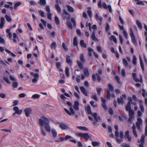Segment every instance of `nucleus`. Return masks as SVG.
Wrapping results in <instances>:
<instances>
[{"instance_id":"f257e3e1","label":"nucleus","mask_w":147,"mask_h":147,"mask_svg":"<svg viewBox=\"0 0 147 147\" xmlns=\"http://www.w3.org/2000/svg\"><path fill=\"white\" fill-rule=\"evenodd\" d=\"M67 105H68L69 107H71L69 108V110L70 112H69L67 109H64V110L69 115H74L75 114V112H74V111L73 110V108H72V104L69 102H67Z\"/></svg>"},{"instance_id":"f03ea898","label":"nucleus","mask_w":147,"mask_h":147,"mask_svg":"<svg viewBox=\"0 0 147 147\" xmlns=\"http://www.w3.org/2000/svg\"><path fill=\"white\" fill-rule=\"evenodd\" d=\"M49 122V121L48 119L44 116L41 117L39 120L40 125L42 126L45 125Z\"/></svg>"},{"instance_id":"7ed1b4c3","label":"nucleus","mask_w":147,"mask_h":147,"mask_svg":"<svg viewBox=\"0 0 147 147\" xmlns=\"http://www.w3.org/2000/svg\"><path fill=\"white\" fill-rule=\"evenodd\" d=\"M91 116L93 117V118L95 120V121H93V124L94 125H96V123L100 120L101 118L99 116H98L96 113H92L91 115Z\"/></svg>"},{"instance_id":"20e7f679","label":"nucleus","mask_w":147,"mask_h":147,"mask_svg":"<svg viewBox=\"0 0 147 147\" xmlns=\"http://www.w3.org/2000/svg\"><path fill=\"white\" fill-rule=\"evenodd\" d=\"M107 86L108 88L107 89V99H109L110 96V91L111 92H113L114 89L112 85L110 83L108 84Z\"/></svg>"},{"instance_id":"39448f33","label":"nucleus","mask_w":147,"mask_h":147,"mask_svg":"<svg viewBox=\"0 0 147 147\" xmlns=\"http://www.w3.org/2000/svg\"><path fill=\"white\" fill-rule=\"evenodd\" d=\"M63 12L61 15L62 19L63 20H65L66 19L67 20H69L70 15L68 12L65 9H63Z\"/></svg>"},{"instance_id":"423d86ee","label":"nucleus","mask_w":147,"mask_h":147,"mask_svg":"<svg viewBox=\"0 0 147 147\" xmlns=\"http://www.w3.org/2000/svg\"><path fill=\"white\" fill-rule=\"evenodd\" d=\"M130 36L132 42L135 45L137 44V41L135 38V37L131 28H130Z\"/></svg>"},{"instance_id":"0eeeda50","label":"nucleus","mask_w":147,"mask_h":147,"mask_svg":"<svg viewBox=\"0 0 147 147\" xmlns=\"http://www.w3.org/2000/svg\"><path fill=\"white\" fill-rule=\"evenodd\" d=\"M32 109L30 108H26L24 110L26 116L27 117L30 116V115L32 113Z\"/></svg>"},{"instance_id":"6e6552de","label":"nucleus","mask_w":147,"mask_h":147,"mask_svg":"<svg viewBox=\"0 0 147 147\" xmlns=\"http://www.w3.org/2000/svg\"><path fill=\"white\" fill-rule=\"evenodd\" d=\"M142 120L141 118H138L137 119V121L136 123V125L138 129L141 130L140 126L142 125Z\"/></svg>"},{"instance_id":"1a4fd4ad","label":"nucleus","mask_w":147,"mask_h":147,"mask_svg":"<svg viewBox=\"0 0 147 147\" xmlns=\"http://www.w3.org/2000/svg\"><path fill=\"white\" fill-rule=\"evenodd\" d=\"M145 139V136L144 135H142V136L140 140H138V142L140 143L139 144V147H144V142Z\"/></svg>"},{"instance_id":"9d476101","label":"nucleus","mask_w":147,"mask_h":147,"mask_svg":"<svg viewBox=\"0 0 147 147\" xmlns=\"http://www.w3.org/2000/svg\"><path fill=\"white\" fill-rule=\"evenodd\" d=\"M30 74L32 76L34 77V78L32 80V82L33 83L36 82L37 81L39 77L38 74H34L33 72H31Z\"/></svg>"},{"instance_id":"9b49d317","label":"nucleus","mask_w":147,"mask_h":147,"mask_svg":"<svg viewBox=\"0 0 147 147\" xmlns=\"http://www.w3.org/2000/svg\"><path fill=\"white\" fill-rule=\"evenodd\" d=\"M132 76L134 80L136 82H142V80L141 78L139 80L137 78L136 74L135 73H132Z\"/></svg>"},{"instance_id":"f8f14e48","label":"nucleus","mask_w":147,"mask_h":147,"mask_svg":"<svg viewBox=\"0 0 147 147\" xmlns=\"http://www.w3.org/2000/svg\"><path fill=\"white\" fill-rule=\"evenodd\" d=\"M103 7L105 9H107L108 8L109 11L110 13H112V10L111 6L110 5H108L107 6L106 3L105 2H103L102 4Z\"/></svg>"},{"instance_id":"ddd939ff","label":"nucleus","mask_w":147,"mask_h":147,"mask_svg":"<svg viewBox=\"0 0 147 147\" xmlns=\"http://www.w3.org/2000/svg\"><path fill=\"white\" fill-rule=\"evenodd\" d=\"M101 100L102 103V107L105 110H106L107 109V107L106 105V100L102 97L101 98Z\"/></svg>"},{"instance_id":"4468645a","label":"nucleus","mask_w":147,"mask_h":147,"mask_svg":"<svg viewBox=\"0 0 147 147\" xmlns=\"http://www.w3.org/2000/svg\"><path fill=\"white\" fill-rule=\"evenodd\" d=\"M59 126L63 130H67L69 129V127L64 123H60Z\"/></svg>"},{"instance_id":"2eb2a0df","label":"nucleus","mask_w":147,"mask_h":147,"mask_svg":"<svg viewBox=\"0 0 147 147\" xmlns=\"http://www.w3.org/2000/svg\"><path fill=\"white\" fill-rule=\"evenodd\" d=\"M79 102L78 101H76L74 102V105L73 106V108L74 109L77 111L79 110Z\"/></svg>"},{"instance_id":"dca6fc26","label":"nucleus","mask_w":147,"mask_h":147,"mask_svg":"<svg viewBox=\"0 0 147 147\" xmlns=\"http://www.w3.org/2000/svg\"><path fill=\"white\" fill-rule=\"evenodd\" d=\"M132 129V133L134 135L135 137L137 138L138 137V135L136 130V126L134 123L133 124Z\"/></svg>"},{"instance_id":"f3484780","label":"nucleus","mask_w":147,"mask_h":147,"mask_svg":"<svg viewBox=\"0 0 147 147\" xmlns=\"http://www.w3.org/2000/svg\"><path fill=\"white\" fill-rule=\"evenodd\" d=\"M115 136L116 137V138L117 142L119 143H120L123 141V140L121 139H119L118 138L119 136V133L118 131H115Z\"/></svg>"},{"instance_id":"a211bd4d","label":"nucleus","mask_w":147,"mask_h":147,"mask_svg":"<svg viewBox=\"0 0 147 147\" xmlns=\"http://www.w3.org/2000/svg\"><path fill=\"white\" fill-rule=\"evenodd\" d=\"M95 32L94 31H93L91 35V38L93 40L96 41H98V39L95 36Z\"/></svg>"},{"instance_id":"6ab92c4d","label":"nucleus","mask_w":147,"mask_h":147,"mask_svg":"<svg viewBox=\"0 0 147 147\" xmlns=\"http://www.w3.org/2000/svg\"><path fill=\"white\" fill-rule=\"evenodd\" d=\"M5 23V19L3 17H1L0 20V28H2L4 26Z\"/></svg>"},{"instance_id":"aec40b11","label":"nucleus","mask_w":147,"mask_h":147,"mask_svg":"<svg viewBox=\"0 0 147 147\" xmlns=\"http://www.w3.org/2000/svg\"><path fill=\"white\" fill-rule=\"evenodd\" d=\"M86 111L88 113L89 115H92V113L91 111L90 107V105H87L85 108Z\"/></svg>"},{"instance_id":"412c9836","label":"nucleus","mask_w":147,"mask_h":147,"mask_svg":"<svg viewBox=\"0 0 147 147\" xmlns=\"http://www.w3.org/2000/svg\"><path fill=\"white\" fill-rule=\"evenodd\" d=\"M38 3L41 6H45L46 5V2L45 0H39Z\"/></svg>"},{"instance_id":"4be33fe9","label":"nucleus","mask_w":147,"mask_h":147,"mask_svg":"<svg viewBox=\"0 0 147 147\" xmlns=\"http://www.w3.org/2000/svg\"><path fill=\"white\" fill-rule=\"evenodd\" d=\"M76 128L78 129H80L81 130L85 131H88V129L86 127L84 126H76Z\"/></svg>"},{"instance_id":"5701e85b","label":"nucleus","mask_w":147,"mask_h":147,"mask_svg":"<svg viewBox=\"0 0 147 147\" xmlns=\"http://www.w3.org/2000/svg\"><path fill=\"white\" fill-rule=\"evenodd\" d=\"M80 89L84 95L86 96H88L87 93L86 91L85 88L83 86H81L80 87Z\"/></svg>"},{"instance_id":"b1692460","label":"nucleus","mask_w":147,"mask_h":147,"mask_svg":"<svg viewBox=\"0 0 147 147\" xmlns=\"http://www.w3.org/2000/svg\"><path fill=\"white\" fill-rule=\"evenodd\" d=\"M49 123L50 122L48 123L45 125V128L46 130L48 132H50L51 130V127L49 125Z\"/></svg>"},{"instance_id":"393cba45","label":"nucleus","mask_w":147,"mask_h":147,"mask_svg":"<svg viewBox=\"0 0 147 147\" xmlns=\"http://www.w3.org/2000/svg\"><path fill=\"white\" fill-rule=\"evenodd\" d=\"M139 59L140 61V66L141 67V68L143 71H144V64L143 63L142 60L141 58V57L140 55L139 56Z\"/></svg>"},{"instance_id":"a878e982","label":"nucleus","mask_w":147,"mask_h":147,"mask_svg":"<svg viewBox=\"0 0 147 147\" xmlns=\"http://www.w3.org/2000/svg\"><path fill=\"white\" fill-rule=\"evenodd\" d=\"M95 18L97 20V21L98 22L99 21L100 22H99L100 24H101V22L102 20V18L101 17L99 16L98 15L97 13H96L95 14Z\"/></svg>"},{"instance_id":"bb28decb","label":"nucleus","mask_w":147,"mask_h":147,"mask_svg":"<svg viewBox=\"0 0 147 147\" xmlns=\"http://www.w3.org/2000/svg\"><path fill=\"white\" fill-rule=\"evenodd\" d=\"M68 11L70 12H73L74 11V8L71 6L69 5H66Z\"/></svg>"},{"instance_id":"cd10ccee","label":"nucleus","mask_w":147,"mask_h":147,"mask_svg":"<svg viewBox=\"0 0 147 147\" xmlns=\"http://www.w3.org/2000/svg\"><path fill=\"white\" fill-rule=\"evenodd\" d=\"M130 102H128L127 104L125 107V109L127 111H129L130 110H131V108Z\"/></svg>"},{"instance_id":"c85d7f7f","label":"nucleus","mask_w":147,"mask_h":147,"mask_svg":"<svg viewBox=\"0 0 147 147\" xmlns=\"http://www.w3.org/2000/svg\"><path fill=\"white\" fill-rule=\"evenodd\" d=\"M22 4V3L20 2H18L16 3L14 6V9L15 10H17L18 7L21 5Z\"/></svg>"},{"instance_id":"c756f323","label":"nucleus","mask_w":147,"mask_h":147,"mask_svg":"<svg viewBox=\"0 0 147 147\" xmlns=\"http://www.w3.org/2000/svg\"><path fill=\"white\" fill-rule=\"evenodd\" d=\"M117 100V102L119 104H123V99L122 96H121L120 98H118Z\"/></svg>"},{"instance_id":"7c9ffc66","label":"nucleus","mask_w":147,"mask_h":147,"mask_svg":"<svg viewBox=\"0 0 147 147\" xmlns=\"http://www.w3.org/2000/svg\"><path fill=\"white\" fill-rule=\"evenodd\" d=\"M66 61L67 62L71 65L72 63V61L70 59V57L69 56L67 55L66 57Z\"/></svg>"},{"instance_id":"2f4dec72","label":"nucleus","mask_w":147,"mask_h":147,"mask_svg":"<svg viewBox=\"0 0 147 147\" xmlns=\"http://www.w3.org/2000/svg\"><path fill=\"white\" fill-rule=\"evenodd\" d=\"M56 65L57 67L59 69V71H63L61 67V63L59 62H57Z\"/></svg>"},{"instance_id":"473e14b6","label":"nucleus","mask_w":147,"mask_h":147,"mask_svg":"<svg viewBox=\"0 0 147 147\" xmlns=\"http://www.w3.org/2000/svg\"><path fill=\"white\" fill-rule=\"evenodd\" d=\"M84 75L86 76H88L89 75V73L88 71V70L87 68L85 67L84 69Z\"/></svg>"},{"instance_id":"72a5a7b5","label":"nucleus","mask_w":147,"mask_h":147,"mask_svg":"<svg viewBox=\"0 0 147 147\" xmlns=\"http://www.w3.org/2000/svg\"><path fill=\"white\" fill-rule=\"evenodd\" d=\"M80 44L82 47H84L86 48V44L84 42L83 40H81L80 42Z\"/></svg>"},{"instance_id":"f704fd0d","label":"nucleus","mask_w":147,"mask_h":147,"mask_svg":"<svg viewBox=\"0 0 147 147\" xmlns=\"http://www.w3.org/2000/svg\"><path fill=\"white\" fill-rule=\"evenodd\" d=\"M80 58L81 62L83 63H84L85 61V60L84 58V54L83 53H81L80 54Z\"/></svg>"},{"instance_id":"c9c22d12","label":"nucleus","mask_w":147,"mask_h":147,"mask_svg":"<svg viewBox=\"0 0 147 147\" xmlns=\"http://www.w3.org/2000/svg\"><path fill=\"white\" fill-rule=\"evenodd\" d=\"M51 132L52 133L53 137L55 138L57 136V133L55 130L53 129H52L51 131Z\"/></svg>"},{"instance_id":"e433bc0d","label":"nucleus","mask_w":147,"mask_h":147,"mask_svg":"<svg viewBox=\"0 0 147 147\" xmlns=\"http://www.w3.org/2000/svg\"><path fill=\"white\" fill-rule=\"evenodd\" d=\"M136 24L138 27L140 29H142V26L141 23L138 20H136Z\"/></svg>"},{"instance_id":"4c0bfd02","label":"nucleus","mask_w":147,"mask_h":147,"mask_svg":"<svg viewBox=\"0 0 147 147\" xmlns=\"http://www.w3.org/2000/svg\"><path fill=\"white\" fill-rule=\"evenodd\" d=\"M83 135V137L86 140H88L90 138V137L87 133H84Z\"/></svg>"},{"instance_id":"58836bf2","label":"nucleus","mask_w":147,"mask_h":147,"mask_svg":"<svg viewBox=\"0 0 147 147\" xmlns=\"http://www.w3.org/2000/svg\"><path fill=\"white\" fill-rule=\"evenodd\" d=\"M123 63L124 66L126 67H127L128 64L127 60L125 58L123 59Z\"/></svg>"},{"instance_id":"ea45409f","label":"nucleus","mask_w":147,"mask_h":147,"mask_svg":"<svg viewBox=\"0 0 147 147\" xmlns=\"http://www.w3.org/2000/svg\"><path fill=\"white\" fill-rule=\"evenodd\" d=\"M73 44L74 46H78V41L77 38L76 37H75L74 38Z\"/></svg>"},{"instance_id":"a19ab883","label":"nucleus","mask_w":147,"mask_h":147,"mask_svg":"<svg viewBox=\"0 0 147 147\" xmlns=\"http://www.w3.org/2000/svg\"><path fill=\"white\" fill-rule=\"evenodd\" d=\"M7 3V4H6L4 5V7L7 8H9L10 7L9 5H12L13 4L12 3L10 2H8Z\"/></svg>"},{"instance_id":"79ce46f5","label":"nucleus","mask_w":147,"mask_h":147,"mask_svg":"<svg viewBox=\"0 0 147 147\" xmlns=\"http://www.w3.org/2000/svg\"><path fill=\"white\" fill-rule=\"evenodd\" d=\"M90 103L91 106L95 108L97 107V104L95 103L94 102V101H91L90 102Z\"/></svg>"},{"instance_id":"37998d69","label":"nucleus","mask_w":147,"mask_h":147,"mask_svg":"<svg viewBox=\"0 0 147 147\" xmlns=\"http://www.w3.org/2000/svg\"><path fill=\"white\" fill-rule=\"evenodd\" d=\"M55 7L57 9V10L58 11L59 13H60L61 12V9L59 5L58 4H56L55 5Z\"/></svg>"},{"instance_id":"c03bdc74","label":"nucleus","mask_w":147,"mask_h":147,"mask_svg":"<svg viewBox=\"0 0 147 147\" xmlns=\"http://www.w3.org/2000/svg\"><path fill=\"white\" fill-rule=\"evenodd\" d=\"M88 55L90 56L92 55V53L93 52V50L90 47L88 48Z\"/></svg>"},{"instance_id":"a18cd8bd","label":"nucleus","mask_w":147,"mask_h":147,"mask_svg":"<svg viewBox=\"0 0 147 147\" xmlns=\"http://www.w3.org/2000/svg\"><path fill=\"white\" fill-rule=\"evenodd\" d=\"M65 74L66 76L67 77H69V69L67 67H66L65 69Z\"/></svg>"},{"instance_id":"49530a36","label":"nucleus","mask_w":147,"mask_h":147,"mask_svg":"<svg viewBox=\"0 0 147 147\" xmlns=\"http://www.w3.org/2000/svg\"><path fill=\"white\" fill-rule=\"evenodd\" d=\"M137 58L134 55L133 56V59L132 60V63L134 65H136V64Z\"/></svg>"},{"instance_id":"de8ad7c7","label":"nucleus","mask_w":147,"mask_h":147,"mask_svg":"<svg viewBox=\"0 0 147 147\" xmlns=\"http://www.w3.org/2000/svg\"><path fill=\"white\" fill-rule=\"evenodd\" d=\"M40 95L37 94H34L32 97V98L34 99H37L40 97Z\"/></svg>"},{"instance_id":"09e8293b","label":"nucleus","mask_w":147,"mask_h":147,"mask_svg":"<svg viewBox=\"0 0 147 147\" xmlns=\"http://www.w3.org/2000/svg\"><path fill=\"white\" fill-rule=\"evenodd\" d=\"M77 63L78 66L79 68L81 69H82L83 68V66L81 62L80 61H77Z\"/></svg>"},{"instance_id":"8fccbe9b","label":"nucleus","mask_w":147,"mask_h":147,"mask_svg":"<svg viewBox=\"0 0 147 147\" xmlns=\"http://www.w3.org/2000/svg\"><path fill=\"white\" fill-rule=\"evenodd\" d=\"M129 117H134V111L132 110H130L129 111Z\"/></svg>"},{"instance_id":"3c124183","label":"nucleus","mask_w":147,"mask_h":147,"mask_svg":"<svg viewBox=\"0 0 147 147\" xmlns=\"http://www.w3.org/2000/svg\"><path fill=\"white\" fill-rule=\"evenodd\" d=\"M69 20H67V22L66 24L71 29H72V26L71 23V22L68 21Z\"/></svg>"},{"instance_id":"603ef678","label":"nucleus","mask_w":147,"mask_h":147,"mask_svg":"<svg viewBox=\"0 0 147 147\" xmlns=\"http://www.w3.org/2000/svg\"><path fill=\"white\" fill-rule=\"evenodd\" d=\"M110 40H112L115 43H116L117 42L116 38L115 37V36L114 35L111 36Z\"/></svg>"},{"instance_id":"864d4df0","label":"nucleus","mask_w":147,"mask_h":147,"mask_svg":"<svg viewBox=\"0 0 147 147\" xmlns=\"http://www.w3.org/2000/svg\"><path fill=\"white\" fill-rule=\"evenodd\" d=\"M51 47L52 49H55L56 47V43L55 42H52L51 45Z\"/></svg>"},{"instance_id":"5fc2aeb1","label":"nucleus","mask_w":147,"mask_h":147,"mask_svg":"<svg viewBox=\"0 0 147 147\" xmlns=\"http://www.w3.org/2000/svg\"><path fill=\"white\" fill-rule=\"evenodd\" d=\"M5 18L7 20L8 22H11V19L10 16L7 15H5Z\"/></svg>"},{"instance_id":"6e6d98bb","label":"nucleus","mask_w":147,"mask_h":147,"mask_svg":"<svg viewBox=\"0 0 147 147\" xmlns=\"http://www.w3.org/2000/svg\"><path fill=\"white\" fill-rule=\"evenodd\" d=\"M13 86L15 88H17L18 86V83L16 81L12 82Z\"/></svg>"},{"instance_id":"4d7b16f0","label":"nucleus","mask_w":147,"mask_h":147,"mask_svg":"<svg viewBox=\"0 0 147 147\" xmlns=\"http://www.w3.org/2000/svg\"><path fill=\"white\" fill-rule=\"evenodd\" d=\"M55 21L57 25H59V21L58 18L55 16Z\"/></svg>"},{"instance_id":"13d9d810","label":"nucleus","mask_w":147,"mask_h":147,"mask_svg":"<svg viewBox=\"0 0 147 147\" xmlns=\"http://www.w3.org/2000/svg\"><path fill=\"white\" fill-rule=\"evenodd\" d=\"M41 133V134L44 136H46V134L44 131L42 127H41L40 128Z\"/></svg>"},{"instance_id":"bf43d9fd","label":"nucleus","mask_w":147,"mask_h":147,"mask_svg":"<svg viewBox=\"0 0 147 147\" xmlns=\"http://www.w3.org/2000/svg\"><path fill=\"white\" fill-rule=\"evenodd\" d=\"M92 144L93 146L95 147L98 145L99 144V143L97 142L93 141L92 142Z\"/></svg>"},{"instance_id":"052dcab7","label":"nucleus","mask_w":147,"mask_h":147,"mask_svg":"<svg viewBox=\"0 0 147 147\" xmlns=\"http://www.w3.org/2000/svg\"><path fill=\"white\" fill-rule=\"evenodd\" d=\"M123 32L125 37L126 39H127L128 38V35L127 32L125 30H123Z\"/></svg>"},{"instance_id":"680f3d73","label":"nucleus","mask_w":147,"mask_h":147,"mask_svg":"<svg viewBox=\"0 0 147 147\" xmlns=\"http://www.w3.org/2000/svg\"><path fill=\"white\" fill-rule=\"evenodd\" d=\"M65 140V138L63 137H60L59 139V140H55V141L57 142H62Z\"/></svg>"},{"instance_id":"e2e57ef3","label":"nucleus","mask_w":147,"mask_h":147,"mask_svg":"<svg viewBox=\"0 0 147 147\" xmlns=\"http://www.w3.org/2000/svg\"><path fill=\"white\" fill-rule=\"evenodd\" d=\"M39 13L40 14V16L42 17H44L45 16V13L44 11L41 10H39Z\"/></svg>"},{"instance_id":"0e129e2a","label":"nucleus","mask_w":147,"mask_h":147,"mask_svg":"<svg viewBox=\"0 0 147 147\" xmlns=\"http://www.w3.org/2000/svg\"><path fill=\"white\" fill-rule=\"evenodd\" d=\"M92 97L93 99H94L95 101H98V99H97L96 94H94V95H92Z\"/></svg>"},{"instance_id":"69168bd1","label":"nucleus","mask_w":147,"mask_h":147,"mask_svg":"<svg viewBox=\"0 0 147 147\" xmlns=\"http://www.w3.org/2000/svg\"><path fill=\"white\" fill-rule=\"evenodd\" d=\"M3 79L8 84H10L11 83L10 81L9 80L8 78L6 77H4Z\"/></svg>"},{"instance_id":"338daca9","label":"nucleus","mask_w":147,"mask_h":147,"mask_svg":"<svg viewBox=\"0 0 147 147\" xmlns=\"http://www.w3.org/2000/svg\"><path fill=\"white\" fill-rule=\"evenodd\" d=\"M71 22L73 23V25L75 26L76 25V22L75 19L73 18H71Z\"/></svg>"},{"instance_id":"774afa93","label":"nucleus","mask_w":147,"mask_h":147,"mask_svg":"<svg viewBox=\"0 0 147 147\" xmlns=\"http://www.w3.org/2000/svg\"><path fill=\"white\" fill-rule=\"evenodd\" d=\"M146 125L145 127V134L146 136H147V119H146Z\"/></svg>"}]
</instances>
